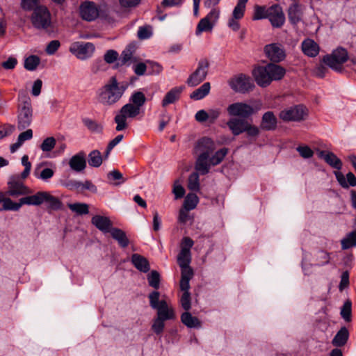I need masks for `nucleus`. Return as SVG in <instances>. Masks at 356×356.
I'll return each instance as SVG.
<instances>
[{
	"instance_id": "nucleus-16",
	"label": "nucleus",
	"mask_w": 356,
	"mask_h": 356,
	"mask_svg": "<svg viewBox=\"0 0 356 356\" xmlns=\"http://www.w3.org/2000/svg\"><path fill=\"white\" fill-rule=\"evenodd\" d=\"M31 193V189L15 178L10 179L8 182V190L6 194L9 196L18 197L21 195H27Z\"/></svg>"
},
{
	"instance_id": "nucleus-33",
	"label": "nucleus",
	"mask_w": 356,
	"mask_h": 356,
	"mask_svg": "<svg viewBox=\"0 0 356 356\" xmlns=\"http://www.w3.org/2000/svg\"><path fill=\"white\" fill-rule=\"evenodd\" d=\"M111 236L118 241L120 246L126 248L128 246L129 241L126 235V233L118 228H113L111 230Z\"/></svg>"
},
{
	"instance_id": "nucleus-60",
	"label": "nucleus",
	"mask_w": 356,
	"mask_h": 356,
	"mask_svg": "<svg viewBox=\"0 0 356 356\" xmlns=\"http://www.w3.org/2000/svg\"><path fill=\"white\" fill-rule=\"evenodd\" d=\"M180 303L184 310L188 311L191 309V304L190 292H184L182 293L180 298Z\"/></svg>"
},
{
	"instance_id": "nucleus-41",
	"label": "nucleus",
	"mask_w": 356,
	"mask_h": 356,
	"mask_svg": "<svg viewBox=\"0 0 356 356\" xmlns=\"http://www.w3.org/2000/svg\"><path fill=\"white\" fill-rule=\"evenodd\" d=\"M103 161L102 154L98 150H93L88 154V163L90 166L98 168Z\"/></svg>"
},
{
	"instance_id": "nucleus-45",
	"label": "nucleus",
	"mask_w": 356,
	"mask_h": 356,
	"mask_svg": "<svg viewBox=\"0 0 356 356\" xmlns=\"http://www.w3.org/2000/svg\"><path fill=\"white\" fill-rule=\"evenodd\" d=\"M40 60L38 56H29L24 60V67L29 71L35 70L40 64Z\"/></svg>"
},
{
	"instance_id": "nucleus-5",
	"label": "nucleus",
	"mask_w": 356,
	"mask_h": 356,
	"mask_svg": "<svg viewBox=\"0 0 356 356\" xmlns=\"http://www.w3.org/2000/svg\"><path fill=\"white\" fill-rule=\"evenodd\" d=\"M31 22L38 30H43L47 33H51L53 31L51 15L47 6L44 5H40L34 9L31 15Z\"/></svg>"
},
{
	"instance_id": "nucleus-44",
	"label": "nucleus",
	"mask_w": 356,
	"mask_h": 356,
	"mask_svg": "<svg viewBox=\"0 0 356 356\" xmlns=\"http://www.w3.org/2000/svg\"><path fill=\"white\" fill-rule=\"evenodd\" d=\"M247 2L248 0H238L237 4L233 10V17L239 19L243 17Z\"/></svg>"
},
{
	"instance_id": "nucleus-46",
	"label": "nucleus",
	"mask_w": 356,
	"mask_h": 356,
	"mask_svg": "<svg viewBox=\"0 0 356 356\" xmlns=\"http://www.w3.org/2000/svg\"><path fill=\"white\" fill-rule=\"evenodd\" d=\"M198 203V197L195 193H188L184 200V207L186 210L195 209Z\"/></svg>"
},
{
	"instance_id": "nucleus-30",
	"label": "nucleus",
	"mask_w": 356,
	"mask_h": 356,
	"mask_svg": "<svg viewBox=\"0 0 356 356\" xmlns=\"http://www.w3.org/2000/svg\"><path fill=\"white\" fill-rule=\"evenodd\" d=\"M277 125V119L271 111L265 113L262 117L261 127L266 130L275 129Z\"/></svg>"
},
{
	"instance_id": "nucleus-56",
	"label": "nucleus",
	"mask_w": 356,
	"mask_h": 356,
	"mask_svg": "<svg viewBox=\"0 0 356 356\" xmlns=\"http://www.w3.org/2000/svg\"><path fill=\"white\" fill-rule=\"evenodd\" d=\"M165 320L156 317L153 321L152 330L156 334H160L163 332L165 327Z\"/></svg>"
},
{
	"instance_id": "nucleus-24",
	"label": "nucleus",
	"mask_w": 356,
	"mask_h": 356,
	"mask_svg": "<svg viewBox=\"0 0 356 356\" xmlns=\"http://www.w3.org/2000/svg\"><path fill=\"white\" fill-rule=\"evenodd\" d=\"M289 19L293 24H297L302 20V10L298 3L291 4L288 9Z\"/></svg>"
},
{
	"instance_id": "nucleus-57",
	"label": "nucleus",
	"mask_w": 356,
	"mask_h": 356,
	"mask_svg": "<svg viewBox=\"0 0 356 356\" xmlns=\"http://www.w3.org/2000/svg\"><path fill=\"white\" fill-rule=\"evenodd\" d=\"M22 163L24 166V171L21 173V178L24 179L28 177L31 169V163L29 161L28 155H24L22 158Z\"/></svg>"
},
{
	"instance_id": "nucleus-15",
	"label": "nucleus",
	"mask_w": 356,
	"mask_h": 356,
	"mask_svg": "<svg viewBox=\"0 0 356 356\" xmlns=\"http://www.w3.org/2000/svg\"><path fill=\"white\" fill-rule=\"evenodd\" d=\"M227 111L231 116H238L241 118H248L254 113L253 108L245 103L236 102L230 104Z\"/></svg>"
},
{
	"instance_id": "nucleus-6",
	"label": "nucleus",
	"mask_w": 356,
	"mask_h": 356,
	"mask_svg": "<svg viewBox=\"0 0 356 356\" xmlns=\"http://www.w3.org/2000/svg\"><path fill=\"white\" fill-rule=\"evenodd\" d=\"M159 297L160 293L157 291H152L148 296L151 307L157 311L156 317L165 321L174 320L176 315L173 307L164 300L159 301Z\"/></svg>"
},
{
	"instance_id": "nucleus-19",
	"label": "nucleus",
	"mask_w": 356,
	"mask_h": 356,
	"mask_svg": "<svg viewBox=\"0 0 356 356\" xmlns=\"http://www.w3.org/2000/svg\"><path fill=\"white\" fill-rule=\"evenodd\" d=\"M69 165L74 171H83L86 167V154L83 152H79L72 156L69 161Z\"/></svg>"
},
{
	"instance_id": "nucleus-25",
	"label": "nucleus",
	"mask_w": 356,
	"mask_h": 356,
	"mask_svg": "<svg viewBox=\"0 0 356 356\" xmlns=\"http://www.w3.org/2000/svg\"><path fill=\"white\" fill-rule=\"evenodd\" d=\"M302 50L305 55L315 57L318 54L319 47L314 40L307 39L302 42Z\"/></svg>"
},
{
	"instance_id": "nucleus-4",
	"label": "nucleus",
	"mask_w": 356,
	"mask_h": 356,
	"mask_svg": "<svg viewBox=\"0 0 356 356\" xmlns=\"http://www.w3.org/2000/svg\"><path fill=\"white\" fill-rule=\"evenodd\" d=\"M17 129L23 130L30 126L33 119V108L30 97L23 91L18 95Z\"/></svg>"
},
{
	"instance_id": "nucleus-36",
	"label": "nucleus",
	"mask_w": 356,
	"mask_h": 356,
	"mask_svg": "<svg viewBox=\"0 0 356 356\" xmlns=\"http://www.w3.org/2000/svg\"><path fill=\"white\" fill-rule=\"evenodd\" d=\"M210 83L206 82L202 84L200 88L194 90L190 95L191 98L195 100H200L205 97L210 91Z\"/></svg>"
},
{
	"instance_id": "nucleus-34",
	"label": "nucleus",
	"mask_w": 356,
	"mask_h": 356,
	"mask_svg": "<svg viewBox=\"0 0 356 356\" xmlns=\"http://www.w3.org/2000/svg\"><path fill=\"white\" fill-rule=\"evenodd\" d=\"M191 252H185V251H180L177 256V263L181 268V272L184 270H193L189 266L191 262Z\"/></svg>"
},
{
	"instance_id": "nucleus-49",
	"label": "nucleus",
	"mask_w": 356,
	"mask_h": 356,
	"mask_svg": "<svg viewBox=\"0 0 356 356\" xmlns=\"http://www.w3.org/2000/svg\"><path fill=\"white\" fill-rule=\"evenodd\" d=\"M356 245V232H351L341 241V246L343 250L348 249Z\"/></svg>"
},
{
	"instance_id": "nucleus-12",
	"label": "nucleus",
	"mask_w": 356,
	"mask_h": 356,
	"mask_svg": "<svg viewBox=\"0 0 356 356\" xmlns=\"http://www.w3.org/2000/svg\"><path fill=\"white\" fill-rule=\"evenodd\" d=\"M95 49V46L91 42H74L70 47V51L81 60L91 57Z\"/></svg>"
},
{
	"instance_id": "nucleus-2",
	"label": "nucleus",
	"mask_w": 356,
	"mask_h": 356,
	"mask_svg": "<svg viewBox=\"0 0 356 356\" xmlns=\"http://www.w3.org/2000/svg\"><path fill=\"white\" fill-rule=\"evenodd\" d=\"M286 74V70L275 63L264 66H257L252 70V75L258 86L262 88L268 86L273 81L281 80Z\"/></svg>"
},
{
	"instance_id": "nucleus-23",
	"label": "nucleus",
	"mask_w": 356,
	"mask_h": 356,
	"mask_svg": "<svg viewBox=\"0 0 356 356\" xmlns=\"http://www.w3.org/2000/svg\"><path fill=\"white\" fill-rule=\"evenodd\" d=\"M46 195V191H39L35 195L22 197V203L23 204L38 206L44 202Z\"/></svg>"
},
{
	"instance_id": "nucleus-55",
	"label": "nucleus",
	"mask_w": 356,
	"mask_h": 356,
	"mask_svg": "<svg viewBox=\"0 0 356 356\" xmlns=\"http://www.w3.org/2000/svg\"><path fill=\"white\" fill-rule=\"evenodd\" d=\"M56 140L54 137L45 138L40 145V149L45 152L51 151L56 145Z\"/></svg>"
},
{
	"instance_id": "nucleus-18",
	"label": "nucleus",
	"mask_w": 356,
	"mask_h": 356,
	"mask_svg": "<svg viewBox=\"0 0 356 356\" xmlns=\"http://www.w3.org/2000/svg\"><path fill=\"white\" fill-rule=\"evenodd\" d=\"M79 13L83 20L91 22L99 16V10L95 3L85 1L79 7Z\"/></svg>"
},
{
	"instance_id": "nucleus-63",
	"label": "nucleus",
	"mask_w": 356,
	"mask_h": 356,
	"mask_svg": "<svg viewBox=\"0 0 356 356\" xmlns=\"http://www.w3.org/2000/svg\"><path fill=\"white\" fill-rule=\"evenodd\" d=\"M118 57V54L115 50H108L104 55V60L107 63H114Z\"/></svg>"
},
{
	"instance_id": "nucleus-9",
	"label": "nucleus",
	"mask_w": 356,
	"mask_h": 356,
	"mask_svg": "<svg viewBox=\"0 0 356 356\" xmlns=\"http://www.w3.org/2000/svg\"><path fill=\"white\" fill-rule=\"evenodd\" d=\"M347 51L343 48H337L330 55L323 57V61L325 65L335 71L340 72L342 65L348 60Z\"/></svg>"
},
{
	"instance_id": "nucleus-64",
	"label": "nucleus",
	"mask_w": 356,
	"mask_h": 356,
	"mask_svg": "<svg viewBox=\"0 0 356 356\" xmlns=\"http://www.w3.org/2000/svg\"><path fill=\"white\" fill-rule=\"evenodd\" d=\"M141 0H119L120 4L124 8H132L136 7Z\"/></svg>"
},
{
	"instance_id": "nucleus-8",
	"label": "nucleus",
	"mask_w": 356,
	"mask_h": 356,
	"mask_svg": "<svg viewBox=\"0 0 356 356\" xmlns=\"http://www.w3.org/2000/svg\"><path fill=\"white\" fill-rule=\"evenodd\" d=\"M220 9L213 8L210 12L198 22L195 35L199 36L203 32H211L220 17Z\"/></svg>"
},
{
	"instance_id": "nucleus-35",
	"label": "nucleus",
	"mask_w": 356,
	"mask_h": 356,
	"mask_svg": "<svg viewBox=\"0 0 356 356\" xmlns=\"http://www.w3.org/2000/svg\"><path fill=\"white\" fill-rule=\"evenodd\" d=\"M134 52V47L133 45H128L126 49L122 52L120 58H119L118 65H129L134 61L133 55Z\"/></svg>"
},
{
	"instance_id": "nucleus-7",
	"label": "nucleus",
	"mask_w": 356,
	"mask_h": 356,
	"mask_svg": "<svg viewBox=\"0 0 356 356\" xmlns=\"http://www.w3.org/2000/svg\"><path fill=\"white\" fill-rule=\"evenodd\" d=\"M139 114L131 104H124L114 118V122L116 123L115 130L121 131L126 129L128 127L127 119L135 118Z\"/></svg>"
},
{
	"instance_id": "nucleus-10",
	"label": "nucleus",
	"mask_w": 356,
	"mask_h": 356,
	"mask_svg": "<svg viewBox=\"0 0 356 356\" xmlns=\"http://www.w3.org/2000/svg\"><path fill=\"white\" fill-rule=\"evenodd\" d=\"M229 84L237 92L245 93L253 90L254 84L250 76L244 74H238L232 78Z\"/></svg>"
},
{
	"instance_id": "nucleus-32",
	"label": "nucleus",
	"mask_w": 356,
	"mask_h": 356,
	"mask_svg": "<svg viewBox=\"0 0 356 356\" xmlns=\"http://www.w3.org/2000/svg\"><path fill=\"white\" fill-rule=\"evenodd\" d=\"M33 138V131L31 129L21 133L17 138V141L10 145V149L11 153L15 152L26 141Z\"/></svg>"
},
{
	"instance_id": "nucleus-38",
	"label": "nucleus",
	"mask_w": 356,
	"mask_h": 356,
	"mask_svg": "<svg viewBox=\"0 0 356 356\" xmlns=\"http://www.w3.org/2000/svg\"><path fill=\"white\" fill-rule=\"evenodd\" d=\"M314 265L317 266H323L328 264L330 261V253L326 251L320 250L314 254Z\"/></svg>"
},
{
	"instance_id": "nucleus-13",
	"label": "nucleus",
	"mask_w": 356,
	"mask_h": 356,
	"mask_svg": "<svg viewBox=\"0 0 356 356\" xmlns=\"http://www.w3.org/2000/svg\"><path fill=\"white\" fill-rule=\"evenodd\" d=\"M307 115V108L302 106H295L283 110L280 113V118L284 121H301Z\"/></svg>"
},
{
	"instance_id": "nucleus-40",
	"label": "nucleus",
	"mask_w": 356,
	"mask_h": 356,
	"mask_svg": "<svg viewBox=\"0 0 356 356\" xmlns=\"http://www.w3.org/2000/svg\"><path fill=\"white\" fill-rule=\"evenodd\" d=\"M181 322L188 327H199L201 323L197 317L193 316L189 312H186L181 314Z\"/></svg>"
},
{
	"instance_id": "nucleus-58",
	"label": "nucleus",
	"mask_w": 356,
	"mask_h": 356,
	"mask_svg": "<svg viewBox=\"0 0 356 356\" xmlns=\"http://www.w3.org/2000/svg\"><path fill=\"white\" fill-rule=\"evenodd\" d=\"M300 155L304 159L312 158L314 155L313 150L307 145L298 146L296 148Z\"/></svg>"
},
{
	"instance_id": "nucleus-39",
	"label": "nucleus",
	"mask_w": 356,
	"mask_h": 356,
	"mask_svg": "<svg viewBox=\"0 0 356 356\" xmlns=\"http://www.w3.org/2000/svg\"><path fill=\"white\" fill-rule=\"evenodd\" d=\"M83 124L92 133L101 134L103 131V125L96 120L88 118L82 120Z\"/></svg>"
},
{
	"instance_id": "nucleus-20",
	"label": "nucleus",
	"mask_w": 356,
	"mask_h": 356,
	"mask_svg": "<svg viewBox=\"0 0 356 356\" xmlns=\"http://www.w3.org/2000/svg\"><path fill=\"white\" fill-rule=\"evenodd\" d=\"M248 122L243 118H232L227 122V126L234 136H238L245 132Z\"/></svg>"
},
{
	"instance_id": "nucleus-11",
	"label": "nucleus",
	"mask_w": 356,
	"mask_h": 356,
	"mask_svg": "<svg viewBox=\"0 0 356 356\" xmlns=\"http://www.w3.org/2000/svg\"><path fill=\"white\" fill-rule=\"evenodd\" d=\"M209 67V60L207 58L201 59L198 62V65L195 71L189 76L187 80V84L193 87L202 82L206 79Z\"/></svg>"
},
{
	"instance_id": "nucleus-51",
	"label": "nucleus",
	"mask_w": 356,
	"mask_h": 356,
	"mask_svg": "<svg viewBox=\"0 0 356 356\" xmlns=\"http://www.w3.org/2000/svg\"><path fill=\"white\" fill-rule=\"evenodd\" d=\"M68 207L79 215L87 214L89 212L88 206L85 203L69 204Z\"/></svg>"
},
{
	"instance_id": "nucleus-47",
	"label": "nucleus",
	"mask_w": 356,
	"mask_h": 356,
	"mask_svg": "<svg viewBox=\"0 0 356 356\" xmlns=\"http://www.w3.org/2000/svg\"><path fill=\"white\" fill-rule=\"evenodd\" d=\"M188 188L192 191L200 190L199 175L197 172H193L190 175L188 180Z\"/></svg>"
},
{
	"instance_id": "nucleus-59",
	"label": "nucleus",
	"mask_w": 356,
	"mask_h": 356,
	"mask_svg": "<svg viewBox=\"0 0 356 356\" xmlns=\"http://www.w3.org/2000/svg\"><path fill=\"white\" fill-rule=\"evenodd\" d=\"M152 35V28L150 26H140L138 31V37L140 40H145L151 37Z\"/></svg>"
},
{
	"instance_id": "nucleus-14",
	"label": "nucleus",
	"mask_w": 356,
	"mask_h": 356,
	"mask_svg": "<svg viewBox=\"0 0 356 356\" xmlns=\"http://www.w3.org/2000/svg\"><path fill=\"white\" fill-rule=\"evenodd\" d=\"M264 52L267 58L273 63H280L286 57L283 46L279 43H271L264 47Z\"/></svg>"
},
{
	"instance_id": "nucleus-61",
	"label": "nucleus",
	"mask_w": 356,
	"mask_h": 356,
	"mask_svg": "<svg viewBox=\"0 0 356 356\" xmlns=\"http://www.w3.org/2000/svg\"><path fill=\"white\" fill-rule=\"evenodd\" d=\"M194 244L193 241L189 237H184L181 242V251L191 252V249Z\"/></svg>"
},
{
	"instance_id": "nucleus-22",
	"label": "nucleus",
	"mask_w": 356,
	"mask_h": 356,
	"mask_svg": "<svg viewBox=\"0 0 356 356\" xmlns=\"http://www.w3.org/2000/svg\"><path fill=\"white\" fill-rule=\"evenodd\" d=\"M91 222L103 232H111L112 229V222L108 217L96 215L92 218Z\"/></svg>"
},
{
	"instance_id": "nucleus-54",
	"label": "nucleus",
	"mask_w": 356,
	"mask_h": 356,
	"mask_svg": "<svg viewBox=\"0 0 356 356\" xmlns=\"http://www.w3.org/2000/svg\"><path fill=\"white\" fill-rule=\"evenodd\" d=\"M107 177L110 181H118V182L113 183L114 185H119L125 181L122 174L118 170L111 171L108 173Z\"/></svg>"
},
{
	"instance_id": "nucleus-31",
	"label": "nucleus",
	"mask_w": 356,
	"mask_h": 356,
	"mask_svg": "<svg viewBox=\"0 0 356 356\" xmlns=\"http://www.w3.org/2000/svg\"><path fill=\"white\" fill-rule=\"evenodd\" d=\"M43 165L44 163H40L34 169L33 175L37 179L47 181L54 176V171L48 168L41 170Z\"/></svg>"
},
{
	"instance_id": "nucleus-37",
	"label": "nucleus",
	"mask_w": 356,
	"mask_h": 356,
	"mask_svg": "<svg viewBox=\"0 0 356 356\" xmlns=\"http://www.w3.org/2000/svg\"><path fill=\"white\" fill-rule=\"evenodd\" d=\"M193 276V270H184L181 272V280L179 283V287L183 293L189 292L190 284L189 282Z\"/></svg>"
},
{
	"instance_id": "nucleus-29",
	"label": "nucleus",
	"mask_w": 356,
	"mask_h": 356,
	"mask_svg": "<svg viewBox=\"0 0 356 356\" xmlns=\"http://www.w3.org/2000/svg\"><path fill=\"white\" fill-rule=\"evenodd\" d=\"M349 337V332L346 327H342L336 334L332 341L333 346L336 347H341L344 346Z\"/></svg>"
},
{
	"instance_id": "nucleus-62",
	"label": "nucleus",
	"mask_w": 356,
	"mask_h": 356,
	"mask_svg": "<svg viewBox=\"0 0 356 356\" xmlns=\"http://www.w3.org/2000/svg\"><path fill=\"white\" fill-rule=\"evenodd\" d=\"M60 46V43L58 40H51L46 47V53L49 55L54 54Z\"/></svg>"
},
{
	"instance_id": "nucleus-28",
	"label": "nucleus",
	"mask_w": 356,
	"mask_h": 356,
	"mask_svg": "<svg viewBox=\"0 0 356 356\" xmlns=\"http://www.w3.org/2000/svg\"><path fill=\"white\" fill-rule=\"evenodd\" d=\"M131 106H134L136 111L140 113V108L145 105L146 102V97L143 92L140 91L134 92L129 99Z\"/></svg>"
},
{
	"instance_id": "nucleus-50",
	"label": "nucleus",
	"mask_w": 356,
	"mask_h": 356,
	"mask_svg": "<svg viewBox=\"0 0 356 356\" xmlns=\"http://www.w3.org/2000/svg\"><path fill=\"white\" fill-rule=\"evenodd\" d=\"M268 13V7L256 6L254 7V15L252 19L254 20H259L267 18Z\"/></svg>"
},
{
	"instance_id": "nucleus-42",
	"label": "nucleus",
	"mask_w": 356,
	"mask_h": 356,
	"mask_svg": "<svg viewBox=\"0 0 356 356\" xmlns=\"http://www.w3.org/2000/svg\"><path fill=\"white\" fill-rule=\"evenodd\" d=\"M3 203V210L6 211H18L21 207L23 205L22 203V198L19 199V202H14L9 197H4L2 201Z\"/></svg>"
},
{
	"instance_id": "nucleus-48",
	"label": "nucleus",
	"mask_w": 356,
	"mask_h": 356,
	"mask_svg": "<svg viewBox=\"0 0 356 356\" xmlns=\"http://www.w3.org/2000/svg\"><path fill=\"white\" fill-rule=\"evenodd\" d=\"M147 280L149 285L156 290L159 289L160 286V275L156 270H152L147 275Z\"/></svg>"
},
{
	"instance_id": "nucleus-43",
	"label": "nucleus",
	"mask_w": 356,
	"mask_h": 356,
	"mask_svg": "<svg viewBox=\"0 0 356 356\" xmlns=\"http://www.w3.org/2000/svg\"><path fill=\"white\" fill-rule=\"evenodd\" d=\"M44 202L48 204V207L52 210H59L62 208V202L58 197L51 195L49 193L47 192V195Z\"/></svg>"
},
{
	"instance_id": "nucleus-53",
	"label": "nucleus",
	"mask_w": 356,
	"mask_h": 356,
	"mask_svg": "<svg viewBox=\"0 0 356 356\" xmlns=\"http://www.w3.org/2000/svg\"><path fill=\"white\" fill-rule=\"evenodd\" d=\"M352 304L351 302L348 300L346 301L341 310V315L342 318L347 322H350L351 321V313H352Z\"/></svg>"
},
{
	"instance_id": "nucleus-52",
	"label": "nucleus",
	"mask_w": 356,
	"mask_h": 356,
	"mask_svg": "<svg viewBox=\"0 0 356 356\" xmlns=\"http://www.w3.org/2000/svg\"><path fill=\"white\" fill-rule=\"evenodd\" d=\"M40 0H21L20 6L22 10L25 11H34L35 8H38L40 6Z\"/></svg>"
},
{
	"instance_id": "nucleus-3",
	"label": "nucleus",
	"mask_w": 356,
	"mask_h": 356,
	"mask_svg": "<svg viewBox=\"0 0 356 356\" xmlns=\"http://www.w3.org/2000/svg\"><path fill=\"white\" fill-rule=\"evenodd\" d=\"M125 90L126 87L120 86L117 79L112 76L108 83L97 91V101L106 106H113L120 101Z\"/></svg>"
},
{
	"instance_id": "nucleus-1",
	"label": "nucleus",
	"mask_w": 356,
	"mask_h": 356,
	"mask_svg": "<svg viewBox=\"0 0 356 356\" xmlns=\"http://www.w3.org/2000/svg\"><path fill=\"white\" fill-rule=\"evenodd\" d=\"M216 149L214 141L209 138H202L196 143L194 150L197 154V158L195 168L202 175L207 174L211 165L220 163L228 153L227 148L224 147L215 152Z\"/></svg>"
},
{
	"instance_id": "nucleus-27",
	"label": "nucleus",
	"mask_w": 356,
	"mask_h": 356,
	"mask_svg": "<svg viewBox=\"0 0 356 356\" xmlns=\"http://www.w3.org/2000/svg\"><path fill=\"white\" fill-rule=\"evenodd\" d=\"M183 88L181 87H175L168 92L162 100V106L165 107L170 104H173L177 101L181 95Z\"/></svg>"
},
{
	"instance_id": "nucleus-17",
	"label": "nucleus",
	"mask_w": 356,
	"mask_h": 356,
	"mask_svg": "<svg viewBox=\"0 0 356 356\" xmlns=\"http://www.w3.org/2000/svg\"><path fill=\"white\" fill-rule=\"evenodd\" d=\"M268 14L267 18L273 27L280 28L284 24L285 17L282 8L279 4L268 7Z\"/></svg>"
},
{
	"instance_id": "nucleus-26",
	"label": "nucleus",
	"mask_w": 356,
	"mask_h": 356,
	"mask_svg": "<svg viewBox=\"0 0 356 356\" xmlns=\"http://www.w3.org/2000/svg\"><path fill=\"white\" fill-rule=\"evenodd\" d=\"M131 262L135 268L141 272L147 273L150 269L148 260L140 254H134L131 256Z\"/></svg>"
},
{
	"instance_id": "nucleus-21",
	"label": "nucleus",
	"mask_w": 356,
	"mask_h": 356,
	"mask_svg": "<svg viewBox=\"0 0 356 356\" xmlns=\"http://www.w3.org/2000/svg\"><path fill=\"white\" fill-rule=\"evenodd\" d=\"M318 156L323 159L332 168L336 170H341L342 168V162L333 152L320 151Z\"/></svg>"
}]
</instances>
